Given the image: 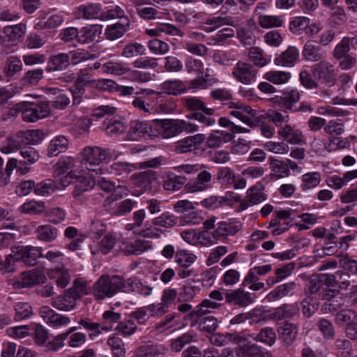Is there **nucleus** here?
I'll list each match as a JSON object with an SVG mask.
<instances>
[{
  "mask_svg": "<svg viewBox=\"0 0 357 357\" xmlns=\"http://www.w3.org/2000/svg\"><path fill=\"white\" fill-rule=\"evenodd\" d=\"M81 163L82 165H89L86 167L89 172L96 175H100L104 173L103 169L98 167L101 163L109 162L112 158L111 149L108 148H102L100 146H86L81 152Z\"/></svg>",
  "mask_w": 357,
  "mask_h": 357,
  "instance_id": "1",
  "label": "nucleus"
},
{
  "mask_svg": "<svg viewBox=\"0 0 357 357\" xmlns=\"http://www.w3.org/2000/svg\"><path fill=\"white\" fill-rule=\"evenodd\" d=\"M121 277L102 275L93 285V296L97 300L111 298L121 291Z\"/></svg>",
  "mask_w": 357,
  "mask_h": 357,
  "instance_id": "2",
  "label": "nucleus"
},
{
  "mask_svg": "<svg viewBox=\"0 0 357 357\" xmlns=\"http://www.w3.org/2000/svg\"><path fill=\"white\" fill-rule=\"evenodd\" d=\"M22 119L26 122H36L39 119L48 116L50 107L47 102L39 103L22 102Z\"/></svg>",
  "mask_w": 357,
  "mask_h": 357,
  "instance_id": "3",
  "label": "nucleus"
},
{
  "mask_svg": "<svg viewBox=\"0 0 357 357\" xmlns=\"http://www.w3.org/2000/svg\"><path fill=\"white\" fill-rule=\"evenodd\" d=\"M15 260L23 262L26 266H33L37 260L43 257L42 248L32 245H18L12 248Z\"/></svg>",
  "mask_w": 357,
  "mask_h": 357,
  "instance_id": "4",
  "label": "nucleus"
},
{
  "mask_svg": "<svg viewBox=\"0 0 357 357\" xmlns=\"http://www.w3.org/2000/svg\"><path fill=\"white\" fill-rule=\"evenodd\" d=\"M39 315L44 322L53 328H60L70 323L68 317L59 314L47 305H43L39 309Z\"/></svg>",
  "mask_w": 357,
  "mask_h": 357,
  "instance_id": "5",
  "label": "nucleus"
},
{
  "mask_svg": "<svg viewBox=\"0 0 357 357\" xmlns=\"http://www.w3.org/2000/svg\"><path fill=\"white\" fill-rule=\"evenodd\" d=\"M315 79L321 83L333 84L335 80L333 66L328 62L321 61L315 64L312 69Z\"/></svg>",
  "mask_w": 357,
  "mask_h": 357,
  "instance_id": "6",
  "label": "nucleus"
},
{
  "mask_svg": "<svg viewBox=\"0 0 357 357\" xmlns=\"http://www.w3.org/2000/svg\"><path fill=\"white\" fill-rule=\"evenodd\" d=\"M264 187L261 183L251 187L247 191L246 198L240 204V206L243 210L247 209L248 207L260 204L266 199V195L264 193Z\"/></svg>",
  "mask_w": 357,
  "mask_h": 357,
  "instance_id": "7",
  "label": "nucleus"
},
{
  "mask_svg": "<svg viewBox=\"0 0 357 357\" xmlns=\"http://www.w3.org/2000/svg\"><path fill=\"white\" fill-rule=\"evenodd\" d=\"M204 139L205 136L203 134L185 137L176 143L174 151L178 154H183L197 150Z\"/></svg>",
  "mask_w": 357,
  "mask_h": 357,
  "instance_id": "8",
  "label": "nucleus"
},
{
  "mask_svg": "<svg viewBox=\"0 0 357 357\" xmlns=\"http://www.w3.org/2000/svg\"><path fill=\"white\" fill-rule=\"evenodd\" d=\"M256 72L251 64L238 62L233 69L232 74L238 81L245 84H250L256 77Z\"/></svg>",
  "mask_w": 357,
  "mask_h": 357,
  "instance_id": "9",
  "label": "nucleus"
},
{
  "mask_svg": "<svg viewBox=\"0 0 357 357\" xmlns=\"http://www.w3.org/2000/svg\"><path fill=\"white\" fill-rule=\"evenodd\" d=\"M226 302L233 305L245 307L253 302L250 293L241 289L227 291L225 294Z\"/></svg>",
  "mask_w": 357,
  "mask_h": 357,
  "instance_id": "10",
  "label": "nucleus"
},
{
  "mask_svg": "<svg viewBox=\"0 0 357 357\" xmlns=\"http://www.w3.org/2000/svg\"><path fill=\"white\" fill-rule=\"evenodd\" d=\"M77 300L67 289L62 294L51 300V305L59 311L69 312L77 306Z\"/></svg>",
  "mask_w": 357,
  "mask_h": 357,
  "instance_id": "11",
  "label": "nucleus"
},
{
  "mask_svg": "<svg viewBox=\"0 0 357 357\" xmlns=\"http://www.w3.org/2000/svg\"><path fill=\"white\" fill-rule=\"evenodd\" d=\"M230 114L251 128H255L259 123L258 121V112L252 109L248 105H244L241 104V107H239V110H233L230 112Z\"/></svg>",
  "mask_w": 357,
  "mask_h": 357,
  "instance_id": "12",
  "label": "nucleus"
},
{
  "mask_svg": "<svg viewBox=\"0 0 357 357\" xmlns=\"http://www.w3.org/2000/svg\"><path fill=\"white\" fill-rule=\"evenodd\" d=\"M212 176L206 170L202 171L195 181H189L185 186L188 192L204 191L211 187Z\"/></svg>",
  "mask_w": 357,
  "mask_h": 357,
  "instance_id": "13",
  "label": "nucleus"
},
{
  "mask_svg": "<svg viewBox=\"0 0 357 357\" xmlns=\"http://www.w3.org/2000/svg\"><path fill=\"white\" fill-rule=\"evenodd\" d=\"M93 174L91 173V177L76 176L74 181V190L73 195L74 197L82 199L84 192L91 190L96 184V179Z\"/></svg>",
  "mask_w": 357,
  "mask_h": 357,
  "instance_id": "14",
  "label": "nucleus"
},
{
  "mask_svg": "<svg viewBox=\"0 0 357 357\" xmlns=\"http://www.w3.org/2000/svg\"><path fill=\"white\" fill-rule=\"evenodd\" d=\"M46 281V276L42 271L34 268L21 274V287L29 288L43 284Z\"/></svg>",
  "mask_w": 357,
  "mask_h": 357,
  "instance_id": "15",
  "label": "nucleus"
},
{
  "mask_svg": "<svg viewBox=\"0 0 357 357\" xmlns=\"http://www.w3.org/2000/svg\"><path fill=\"white\" fill-rule=\"evenodd\" d=\"M77 13L79 17L85 20H100L102 15V6L98 3H86L77 7Z\"/></svg>",
  "mask_w": 357,
  "mask_h": 357,
  "instance_id": "16",
  "label": "nucleus"
},
{
  "mask_svg": "<svg viewBox=\"0 0 357 357\" xmlns=\"http://www.w3.org/2000/svg\"><path fill=\"white\" fill-rule=\"evenodd\" d=\"M233 138L234 135L229 130H214L208 137L206 145L208 148L218 147L224 143L231 141Z\"/></svg>",
  "mask_w": 357,
  "mask_h": 357,
  "instance_id": "17",
  "label": "nucleus"
},
{
  "mask_svg": "<svg viewBox=\"0 0 357 357\" xmlns=\"http://www.w3.org/2000/svg\"><path fill=\"white\" fill-rule=\"evenodd\" d=\"M47 275L50 279H55L57 287L61 289L65 288L70 280V272L63 265L48 270Z\"/></svg>",
  "mask_w": 357,
  "mask_h": 357,
  "instance_id": "18",
  "label": "nucleus"
},
{
  "mask_svg": "<svg viewBox=\"0 0 357 357\" xmlns=\"http://www.w3.org/2000/svg\"><path fill=\"white\" fill-rule=\"evenodd\" d=\"M241 229V225L231 221H221L217 223V228L213 232L215 238L234 236Z\"/></svg>",
  "mask_w": 357,
  "mask_h": 357,
  "instance_id": "19",
  "label": "nucleus"
},
{
  "mask_svg": "<svg viewBox=\"0 0 357 357\" xmlns=\"http://www.w3.org/2000/svg\"><path fill=\"white\" fill-rule=\"evenodd\" d=\"M298 50L295 47L290 46L275 58L274 63L277 66L292 67L298 59Z\"/></svg>",
  "mask_w": 357,
  "mask_h": 357,
  "instance_id": "20",
  "label": "nucleus"
},
{
  "mask_svg": "<svg viewBox=\"0 0 357 357\" xmlns=\"http://www.w3.org/2000/svg\"><path fill=\"white\" fill-rule=\"evenodd\" d=\"M70 65V56L66 53L52 55L48 61L46 70L47 72L60 71Z\"/></svg>",
  "mask_w": 357,
  "mask_h": 357,
  "instance_id": "21",
  "label": "nucleus"
},
{
  "mask_svg": "<svg viewBox=\"0 0 357 357\" xmlns=\"http://www.w3.org/2000/svg\"><path fill=\"white\" fill-rule=\"evenodd\" d=\"M35 234L38 241L51 243L57 238L59 230L51 225H42L36 229Z\"/></svg>",
  "mask_w": 357,
  "mask_h": 357,
  "instance_id": "22",
  "label": "nucleus"
},
{
  "mask_svg": "<svg viewBox=\"0 0 357 357\" xmlns=\"http://www.w3.org/2000/svg\"><path fill=\"white\" fill-rule=\"evenodd\" d=\"M68 140L63 135H59L53 138L47 148V155L55 157L59 154L65 152L68 147Z\"/></svg>",
  "mask_w": 357,
  "mask_h": 357,
  "instance_id": "23",
  "label": "nucleus"
},
{
  "mask_svg": "<svg viewBox=\"0 0 357 357\" xmlns=\"http://www.w3.org/2000/svg\"><path fill=\"white\" fill-rule=\"evenodd\" d=\"M278 135L291 144H301L303 142L301 132L295 130L290 125H285L278 131Z\"/></svg>",
  "mask_w": 357,
  "mask_h": 357,
  "instance_id": "24",
  "label": "nucleus"
},
{
  "mask_svg": "<svg viewBox=\"0 0 357 357\" xmlns=\"http://www.w3.org/2000/svg\"><path fill=\"white\" fill-rule=\"evenodd\" d=\"M130 21L128 17L121 18V21L108 26L105 30L106 38L110 40H116L123 36L129 26Z\"/></svg>",
  "mask_w": 357,
  "mask_h": 357,
  "instance_id": "25",
  "label": "nucleus"
},
{
  "mask_svg": "<svg viewBox=\"0 0 357 357\" xmlns=\"http://www.w3.org/2000/svg\"><path fill=\"white\" fill-rule=\"evenodd\" d=\"M302 54L305 60L318 61L324 57V52L320 46L315 45L312 42L307 41L303 46Z\"/></svg>",
  "mask_w": 357,
  "mask_h": 357,
  "instance_id": "26",
  "label": "nucleus"
},
{
  "mask_svg": "<svg viewBox=\"0 0 357 357\" xmlns=\"http://www.w3.org/2000/svg\"><path fill=\"white\" fill-rule=\"evenodd\" d=\"M299 311L296 304H284L274 310L271 314V318L275 320H282L294 317Z\"/></svg>",
  "mask_w": 357,
  "mask_h": 357,
  "instance_id": "27",
  "label": "nucleus"
},
{
  "mask_svg": "<svg viewBox=\"0 0 357 357\" xmlns=\"http://www.w3.org/2000/svg\"><path fill=\"white\" fill-rule=\"evenodd\" d=\"M101 33V26L92 25L82 27L79 31L78 43L86 44L96 39Z\"/></svg>",
  "mask_w": 357,
  "mask_h": 357,
  "instance_id": "28",
  "label": "nucleus"
},
{
  "mask_svg": "<svg viewBox=\"0 0 357 357\" xmlns=\"http://www.w3.org/2000/svg\"><path fill=\"white\" fill-rule=\"evenodd\" d=\"M151 172H144L135 176V197L140 196L151 188Z\"/></svg>",
  "mask_w": 357,
  "mask_h": 357,
  "instance_id": "29",
  "label": "nucleus"
},
{
  "mask_svg": "<svg viewBox=\"0 0 357 357\" xmlns=\"http://www.w3.org/2000/svg\"><path fill=\"white\" fill-rule=\"evenodd\" d=\"M183 101L185 107L191 111L201 110L208 116H212L215 113V109L208 108L205 106L204 102L197 98H184Z\"/></svg>",
  "mask_w": 357,
  "mask_h": 357,
  "instance_id": "30",
  "label": "nucleus"
},
{
  "mask_svg": "<svg viewBox=\"0 0 357 357\" xmlns=\"http://www.w3.org/2000/svg\"><path fill=\"white\" fill-rule=\"evenodd\" d=\"M161 126L162 128V137L163 138H170L181 132L179 120H162Z\"/></svg>",
  "mask_w": 357,
  "mask_h": 357,
  "instance_id": "31",
  "label": "nucleus"
},
{
  "mask_svg": "<svg viewBox=\"0 0 357 357\" xmlns=\"http://www.w3.org/2000/svg\"><path fill=\"white\" fill-rule=\"evenodd\" d=\"M162 92L169 94L177 96L185 91V86L181 80H168L161 84Z\"/></svg>",
  "mask_w": 357,
  "mask_h": 357,
  "instance_id": "32",
  "label": "nucleus"
},
{
  "mask_svg": "<svg viewBox=\"0 0 357 357\" xmlns=\"http://www.w3.org/2000/svg\"><path fill=\"white\" fill-rule=\"evenodd\" d=\"M295 282H291L277 287L266 296L268 301L273 302L286 296L295 287Z\"/></svg>",
  "mask_w": 357,
  "mask_h": 357,
  "instance_id": "33",
  "label": "nucleus"
},
{
  "mask_svg": "<svg viewBox=\"0 0 357 357\" xmlns=\"http://www.w3.org/2000/svg\"><path fill=\"white\" fill-rule=\"evenodd\" d=\"M75 298L78 301L84 296L88 295L89 289L88 284L82 278H77L73 281V286L67 289Z\"/></svg>",
  "mask_w": 357,
  "mask_h": 357,
  "instance_id": "34",
  "label": "nucleus"
},
{
  "mask_svg": "<svg viewBox=\"0 0 357 357\" xmlns=\"http://www.w3.org/2000/svg\"><path fill=\"white\" fill-rule=\"evenodd\" d=\"M59 188L52 179H45L36 184L34 193L38 196H48Z\"/></svg>",
  "mask_w": 357,
  "mask_h": 357,
  "instance_id": "35",
  "label": "nucleus"
},
{
  "mask_svg": "<svg viewBox=\"0 0 357 357\" xmlns=\"http://www.w3.org/2000/svg\"><path fill=\"white\" fill-rule=\"evenodd\" d=\"M26 31V25L24 23H19L15 25L6 26L3 29V33L10 40H17L24 37Z\"/></svg>",
  "mask_w": 357,
  "mask_h": 357,
  "instance_id": "36",
  "label": "nucleus"
},
{
  "mask_svg": "<svg viewBox=\"0 0 357 357\" xmlns=\"http://www.w3.org/2000/svg\"><path fill=\"white\" fill-rule=\"evenodd\" d=\"M335 322L345 327L357 321V314L353 310L343 309L335 315Z\"/></svg>",
  "mask_w": 357,
  "mask_h": 357,
  "instance_id": "37",
  "label": "nucleus"
},
{
  "mask_svg": "<svg viewBox=\"0 0 357 357\" xmlns=\"http://www.w3.org/2000/svg\"><path fill=\"white\" fill-rule=\"evenodd\" d=\"M111 168L112 172L121 176L123 180L127 178L134 179V174H130L133 169L132 165L123 162H116L112 165Z\"/></svg>",
  "mask_w": 357,
  "mask_h": 357,
  "instance_id": "38",
  "label": "nucleus"
},
{
  "mask_svg": "<svg viewBox=\"0 0 357 357\" xmlns=\"http://www.w3.org/2000/svg\"><path fill=\"white\" fill-rule=\"evenodd\" d=\"M96 181L98 185L102 190L108 192L113 190L114 191V193L112 195V197L115 196V197L112 199V201L116 199L118 196L119 198H121L123 195H126V193L124 192L126 188L119 185L118 188L116 189L114 184L112 182L107 180L105 178L100 177V178H98Z\"/></svg>",
  "mask_w": 357,
  "mask_h": 357,
  "instance_id": "39",
  "label": "nucleus"
},
{
  "mask_svg": "<svg viewBox=\"0 0 357 357\" xmlns=\"http://www.w3.org/2000/svg\"><path fill=\"white\" fill-rule=\"evenodd\" d=\"M14 319L17 321L24 320L31 317L33 314V309L27 302H19L14 306Z\"/></svg>",
  "mask_w": 357,
  "mask_h": 357,
  "instance_id": "40",
  "label": "nucleus"
},
{
  "mask_svg": "<svg viewBox=\"0 0 357 357\" xmlns=\"http://www.w3.org/2000/svg\"><path fill=\"white\" fill-rule=\"evenodd\" d=\"M270 166L272 172H274L273 176L277 178H282L289 175L290 171L288 164L275 158H271Z\"/></svg>",
  "mask_w": 357,
  "mask_h": 357,
  "instance_id": "41",
  "label": "nucleus"
},
{
  "mask_svg": "<svg viewBox=\"0 0 357 357\" xmlns=\"http://www.w3.org/2000/svg\"><path fill=\"white\" fill-rule=\"evenodd\" d=\"M177 292L174 289H165L162 296V302L158 306L156 315L161 316L167 312L168 305L176 298Z\"/></svg>",
  "mask_w": 357,
  "mask_h": 357,
  "instance_id": "42",
  "label": "nucleus"
},
{
  "mask_svg": "<svg viewBox=\"0 0 357 357\" xmlns=\"http://www.w3.org/2000/svg\"><path fill=\"white\" fill-rule=\"evenodd\" d=\"M45 208V203L43 202L31 200L24 203L20 207V211L23 213L29 215H38L43 212Z\"/></svg>",
  "mask_w": 357,
  "mask_h": 357,
  "instance_id": "43",
  "label": "nucleus"
},
{
  "mask_svg": "<svg viewBox=\"0 0 357 357\" xmlns=\"http://www.w3.org/2000/svg\"><path fill=\"white\" fill-rule=\"evenodd\" d=\"M279 333L284 344L290 345L296 337V327L293 324L286 323L280 328Z\"/></svg>",
  "mask_w": 357,
  "mask_h": 357,
  "instance_id": "44",
  "label": "nucleus"
},
{
  "mask_svg": "<svg viewBox=\"0 0 357 357\" xmlns=\"http://www.w3.org/2000/svg\"><path fill=\"white\" fill-rule=\"evenodd\" d=\"M300 100V93L296 89H293L289 92L284 94V96L281 98L282 105L287 109L296 112V103Z\"/></svg>",
  "mask_w": 357,
  "mask_h": 357,
  "instance_id": "45",
  "label": "nucleus"
},
{
  "mask_svg": "<svg viewBox=\"0 0 357 357\" xmlns=\"http://www.w3.org/2000/svg\"><path fill=\"white\" fill-rule=\"evenodd\" d=\"M195 324H199V328L201 331L210 333L214 332L218 326L217 319L211 315H207L204 318L195 319Z\"/></svg>",
  "mask_w": 357,
  "mask_h": 357,
  "instance_id": "46",
  "label": "nucleus"
},
{
  "mask_svg": "<svg viewBox=\"0 0 357 357\" xmlns=\"http://www.w3.org/2000/svg\"><path fill=\"white\" fill-rule=\"evenodd\" d=\"M254 340L268 346H272L276 340V334L272 328L266 327L260 330V332L257 334Z\"/></svg>",
  "mask_w": 357,
  "mask_h": 357,
  "instance_id": "47",
  "label": "nucleus"
},
{
  "mask_svg": "<svg viewBox=\"0 0 357 357\" xmlns=\"http://www.w3.org/2000/svg\"><path fill=\"white\" fill-rule=\"evenodd\" d=\"M91 87L102 91L114 92L118 89V84L109 79H93Z\"/></svg>",
  "mask_w": 357,
  "mask_h": 357,
  "instance_id": "48",
  "label": "nucleus"
},
{
  "mask_svg": "<svg viewBox=\"0 0 357 357\" xmlns=\"http://www.w3.org/2000/svg\"><path fill=\"white\" fill-rule=\"evenodd\" d=\"M135 136L139 138H151L155 136L151 124L146 121H135Z\"/></svg>",
  "mask_w": 357,
  "mask_h": 357,
  "instance_id": "49",
  "label": "nucleus"
},
{
  "mask_svg": "<svg viewBox=\"0 0 357 357\" xmlns=\"http://www.w3.org/2000/svg\"><path fill=\"white\" fill-rule=\"evenodd\" d=\"M63 22V16L58 13L50 16L47 20H40L36 26L41 29H51L60 26Z\"/></svg>",
  "mask_w": 357,
  "mask_h": 357,
  "instance_id": "50",
  "label": "nucleus"
},
{
  "mask_svg": "<svg viewBox=\"0 0 357 357\" xmlns=\"http://www.w3.org/2000/svg\"><path fill=\"white\" fill-rule=\"evenodd\" d=\"M18 138H24L26 142L22 141L24 144H36L40 143L43 138V134L39 130H29L25 132H20L17 135Z\"/></svg>",
  "mask_w": 357,
  "mask_h": 357,
  "instance_id": "51",
  "label": "nucleus"
},
{
  "mask_svg": "<svg viewBox=\"0 0 357 357\" xmlns=\"http://www.w3.org/2000/svg\"><path fill=\"white\" fill-rule=\"evenodd\" d=\"M321 181V175L319 172L306 173L302 176V189L309 190L318 185Z\"/></svg>",
  "mask_w": 357,
  "mask_h": 357,
  "instance_id": "52",
  "label": "nucleus"
},
{
  "mask_svg": "<svg viewBox=\"0 0 357 357\" xmlns=\"http://www.w3.org/2000/svg\"><path fill=\"white\" fill-rule=\"evenodd\" d=\"M290 77L289 73L283 71H269L264 75L266 80L275 84H284L289 79Z\"/></svg>",
  "mask_w": 357,
  "mask_h": 357,
  "instance_id": "53",
  "label": "nucleus"
},
{
  "mask_svg": "<svg viewBox=\"0 0 357 357\" xmlns=\"http://www.w3.org/2000/svg\"><path fill=\"white\" fill-rule=\"evenodd\" d=\"M46 216L48 218L50 222L59 225L66 219V213L65 210L60 207H54L47 211Z\"/></svg>",
  "mask_w": 357,
  "mask_h": 357,
  "instance_id": "54",
  "label": "nucleus"
},
{
  "mask_svg": "<svg viewBox=\"0 0 357 357\" xmlns=\"http://www.w3.org/2000/svg\"><path fill=\"white\" fill-rule=\"evenodd\" d=\"M193 340L194 337L190 333H184L172 340L170 345L171 349L175 352L180 351L187 344L192 342Z\"/></svg>",
  "mask_w": 357,
  "mask_h": 357,
  "instance_id": "55",
  "label": "nucleus"
},
{
  "mask_svg": "<svg viewBox=\"0 0 357 357\" xmlns=\"http://www.w3.org/2000/svg\"><path fill=\"white\" fill-rule=\"evenodd\" d=\"M55 173L61 175L75 167V160L72 157H62L55 165Z\"/></svg>",
  "mask_w": 357,
  "mask_h": 357,
  "instance_id": "56",
  "label": "nucleus"
},
{
  "mask_svg": "<svg viewBox=\"0 0 357 357\" xmlns=\"http://www.w3.org/2000/svg\"><path fill=\"white\" fill-rule=\"evenodd\" d=\"M23 102H19L6 108L1 114V120L4 121H12L21 112L22 114Z\"/></svg>",
  "mask_w": 357,
  "mask_h": 357,
  "instance_id": "57",
  "label": "nucleus"
},
{
  "mask_svg": "<svg viewBox=\"0 0 357 357\" xmlns=\"http://www.w3.org/2000/svg\"><path fill=\"white\" fill-rule=\"evenodd\" d=\"M243 357H256L262 356L263 351L259 345L248 342L245 344L241 345L240 350Z\"/></svg>",
  "mask_w": 357,
  "mask_h": 357,
  "instance_id": "58",
  "label": "nucleus"
},
{
  "mask_svg": "<svg viewBox=\"0 0 357 357\" xmlns=\"http://www.w3.org/2000/svg\"><path fill=\"white\" fill-rule=\"evenodd\" d=\"M186 180V178L182 176L169 177L165 181L163 187L167 190L176 191L183 187Z\"/></svg>",
  "mask_w": 357,
  "mask_h": 357,
  "instance_id": "59",
  "label": "nucleus"
},
{
  "mask_svg": "<svg viewBox=\"0 0 357 357\" xmlns=\"http://www.w3.org/2000/svg\"><path fill=\"white\" fill-rule=\"evenodd\" d=\"M66 340V335L60 333L45 343V350L47 352L57 351L65 346Z\"/></svg>",
  "mask_w": 357,
  "mask_h": 357,
  "instance_id": "60",
  "label": "nucleus"
},
{
  "mask_svg": "<svg viewBox=\"0 0 357 357\" xmlns=\"http://www.w3.org/2000/svg\"><path fill=\"white\" fill-rule=\"evenodd\" d=\"M104 129L108 135L115 137L123 132L126 130V126L123 123L118 120L110 119Z\"/></svg>",
  "mask_w": 357,
  "mask_h": 357,
  "instance_id": "61",
  "label": "nucleus"
},
{
  "mask_svg": "<svg viewBox=\"0 0 357 357\" xmlns=\"http://www.w3.org/2000/svg\"><path fill=\"white\" fill-rule=\"evenodd\" d=\"M258 21L259 25L265 29L278 27L282 24V20L278 16L260 15Z\"/></svg>",
  "mask_w": 357,
  "mask_h": 357,
  "instance_id": "62",
  "label": "nucleus"
},
{
  "mask_svg": "<svg viewBox=\"0 0 357 357\" xmlns=\"http://www.w3.org/2000/svg\"><path fill=\"white\" fill-rule=\"evenodd\" d=\"M20 154L24 158L25 164H33L39 159L38 152L32 146L22 147Z\"/></svg>",
  "mask_w": 357,
  "mask_h": 357,
  "instance_id": "63",
  "label": "nucleus"
},
{
  "mask_svg": "<svg viewBox=\"0 0 357 357\" xmlns=\"http://www.w3.org/2000/svg\"><path fill=\"white\" fill-rule=\"evenodd\" d=\"M217 179L222 185H230L235 181V174L229 167H224L218 170Z\"/></svg>",
  "mask_w": 357,
  "mask_h": 357,
  "instance_id": "64",
  "label": "nucleus"
}]
</instances>
